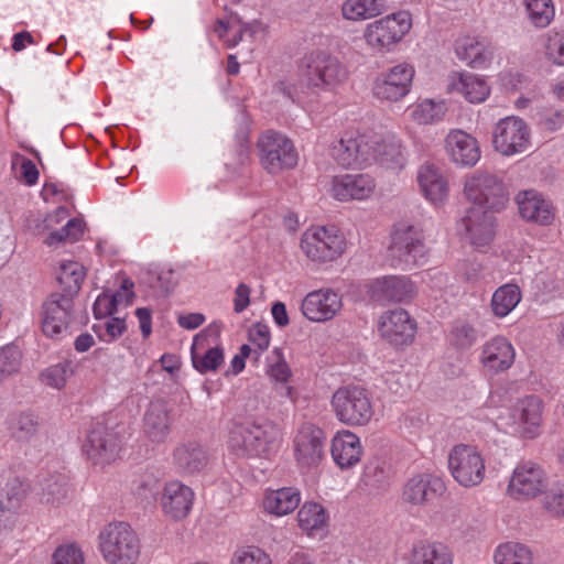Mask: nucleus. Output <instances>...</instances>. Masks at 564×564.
<instances>
[{"label":"nucleus","mask_w":564,"mask_h":564,"mask_svg":"<svg viewBox=\"0 0 564 564\" xmlns=\"http://www.w3.org/2000/svg\"><path fill=\"white\" fill-rule=\"evenodd\" d=\"M370 135L345 132L330 148L332 158L345 169L366 167L373 158Z\"/></svg>","instance_id":"dca6fc26"},{"label":"nucleus","mask_w":564,"mask_h":564,"mask_svg":"<svg viewBox=\"0 0 564 564\" xmlns=\"http://www.w3.org/2000/svg\"><path fill=\"white\" fill-rule=\"evenodd\" d=\"M172 427L171 410L164 400L150 402L143 415V434L152 443H164Z\"/></svg>","instance_id":"cd10ccee"},{"label":"nucleus","mask_w":564,"mask_h":564,"mask_svg":"<svg viewBox=\"0 0 564 564\" xmlns=\"http://www.w3.org/2000/svg\"><path fill=\"white\" fill-rule=\"evenodd\" d=\"M492 145L507 156L527 151L530 147L528 124L514 116L499 120L492 131Z\"/></svg>","instance_id":"2eb2a0df"},{"label":"nucleus","mask_w":564,"mask_h":564,"mask_svg":"<svg viewBox=\"0 0 564 564\" xmlns=\"http://www.w3.org/2000/svg\"><path fill=\"white\" fill-rule=\"evenodd\" d=\"M409 564H454V553L441 541L422 539L415 541L408 554Z\"/></svg>","instance_id":"72a5a7b5"},{"label":"nucleus","mask_w":564,"mask_h":564,"mask_svg":"<svg viewBox=\"0 0 564 564\" xmlns=\"http://www.w3.org/2000/svg\"><path fill=\"white\" fill-rule=\"evenodd\" d=\"M332 456L340 468L356 465L361 457L362 447L359 437L350 431L338 432L332 441Z\"/></svg>","instance_id":"c9c22d12"},{"label":"nucleus","mask_w":564,"mask_h":564,"mask_svg":"<svg viewBox=\"0 0 564 564\" xmlns=\"http://www.w3.org/2000/svg\"><path fill=\"white\" fill-rule=\"evenodd\" d=\"M391 254L406 265H422L427 259V248L422 229L401 224L392 234Z\"/></svg>","instance_id":"4468645a"},{"label":"nucleus","mask_w":564,"mask_h":564,"mask_svg":"<svg viewBox=\"0 0 564 564\" xmlns=\"http://www.w3.org/2000/svg\"><path fill=\"white\" fill-rule=\"evenodd\" d=\"M230 564H272V560L264 550L249 545L237 549Z\"/></svg>","instance_id":"4d7b16f0"},{"label":"nucleus","mask_w":564,"mask_h":564,"mask_svg":"<svg viewBox=\"0 0 564 564\" xmlns=\"http://www.w3.org/2000/svg\"><path fill=\"white\" fill-rule=\"evenodd\" d=\"M178 283V275L172 269L161 270L156 274V282L153 284L154 288L160 289L163 293H170L175 289Z\"/></svg>","instance_id":"69168bd1"},{"label":"nucleus","mask_w":564,"mask_h":564,"mask_svg":"<svg viewBox=\"0 0 564 564\" xmlns=\"http://www.w3.org/2000/svg\"><path fill=\"white\" fill-rule=\"evenodd\" d=\"M300 502L301 494L299 489L284 487L276 490H267L262 500V507L267 513L282 517L293 512Z\"/></svg>","instance_id":"4c0bfd02"},{"label":"nucleus","mask_w":564,"mask_h":564,"mask_svg":"<svg viewBox=\"0 0 564 564\" xmlns=\"http://www.w3.org/2000/svg\"><path fill=\"white\" fill-rule=\"evenodd\" d=\"M417 183L424 197L434 205L443 204L448 196V182L434 165L425 164L420 167Z\"/></svg>","instance_id":"f704fd0d"},{"label":"nucleus","mask_w":564,"mask_h":564,"mask_svg":"<svg viewBox=\"0 0 564 564\" xmlns=\"http://www.w3.org/2000/svg\"><path fill=\"white\" fill-rule=\"evenodd\" d=\"M448 91L458 94L471 104L486 100L490 89L480 76L468 72H454L448 76Z\"/></svg>","instance_id":"473e14b6"},{"label":"nucleus","mask_w":564,"mask_h":564,"mask_svg":"<svg viewBox=\"0 0 564 564\" xmlns=\"http://www.w3.org/2000/svg\"><path fill=\"white\" fill-rule=\"evenodd\" d=\"M380 336L394 347H403L414 341L416 322L403 308L384 312L379 319Z\"/></svg>","instance_id":"f3484780"},{"label":"nucleus","mask_w":564,"mask_h":564,"mask_svg":"<svg viewBox=\"0 0 564 564\" xmlns=\"http://www.w3.org/2000/svg\"><path fill=\"white\" fill-rule=\"evenodd\" d=\"M267 373L271 380L281 384H286L292 377V370L284 359L283 352L280 348L273 349Z\"/></svg>","instance_id":"6e6d98bb"},{"label":"nucleus","mask_w":564,"mask_h":564,"mask_svg":"<svg viewBox=\"0 0 564 564\" xmlns=\"http://www.w3.org/2000/svg\"><path fill=\"white\" fill-rule=\"evenodd\" d=\"M494 562L495 564H533V553L525 544L506 542L496 547Z\"/></svg>","instance_id":"37998d69"},{"label":"nucleus","mask_w":564,"mask_h":564,"mask_svg":"<svg viewBox=\"0 0 564 564\" xmlns=\"http://www.w3.org/2000/svg\"><path fill=\"white\" fill-rule=\"evenodd\" d=\"M117 311L116 300L108 293L100 294L94 304V314L96 318H106Z\"/></svg>","instance_id":"0e129e2a"},{"label":"nucleus","mask_w":564,"mask_h":564,"mask_svg":"<svg viewBox=\"0 0 564 564\" xmlns=\"http://www.w3.org/2000/svg\"><path fill=\"white\" fill-rule=\"evenodd\" d=\"M445 144L451 160L457 165L474 166L480 159L478 141L463 130H452Z\"/></svg>","instance_id":"7c9ffc66"},{"label":"nucleus","mask_w":564,"mask_h":564,"mask_svg":"<svg viewBox=\"0 0 564 564\" xmlns=\"http://www.w3.org/2000/svg\"><path fill=\"white\" fill-rule=\"evenodd\" d=\"M53 564H84V554L74 543L63 544L55 550Z\"/></svg>","instance_id":"052dcab7"},{"label":"nucleus","mask_w":564,"mask_h":564,"mask_svg":"<svg viewBox=\"0 0 564 564\" xmlns=\"http://www.w3.org/2000/svg\"><path fill=\"white\" fill-rule=\"evenodd\" d=\"M411 26V14L408 11H399L368 23L364 29L362 39L376 53L390 52L409 33Z\"/></svg>","instance_id":"39448f33"},{"label":"nucleus","mask_w":564,"mask_h":564,"mask_svg":"<svg viewBox=\"0 0 564 564\" xmlns=\"http://www.w3.org/2000/svg\"><path fill=\"white\" fill-rule=\"evenodd\" d=\"M547 487L546 471L536 463L522 462L514 468L507 492L512 499L528 501L545 494Z\"/></svg>","instance_id":"9b49d317"},{"label":"nucleus","mask_w":564,"mask_h":564,"mask_svg":"<svg viewBox=\"0 0 564 564\" xmlns=\"http://www.w3.org/2000/svg\"><path fill=\"white\" fill-rule=\"evenodd\" d=\"M521 301L520 288L508 283L498 288L491 299V310L495 316L506 317Z\"/></svg>","instance_id":"c03bdc74"},{"label":"nucleus","mask_w":564,"mask_h":564,"mask_svg":"<svg viewBox=\"0 0 564 564\" xmlns=\"http://www.w3.org/2000/svg\"><path fill=\"white\" fill-rule=\"evenodd\" d=\"M100 340L110 343L119 338L126 330V323L123 318L111 317L102 324L94 326Z\"/></svg>","instance_id":"bf43d9fd"},{"label":"nucleus","mask_w":564,"mask_h":564,"mask_svg":"<svg viewBox=\"0 0 564 564\" xmlns=\"http://www.w3.org/2000/svg\"><path fill=\"white\" fill-rule=\"evenodd\" d=\"M85 275V268L79 262L67 261L61 263L56 272V280L63 291L62 294L74 299V295L80 290Z\"/></svg>","instance_id":"79ce46f5"},{"label":"nucleus","mask_w":564,"mask_h":564,"mask_svg":"<svg viewBox=\"0 0 564 564\" xmlns=\"http://www.w3.org/2000/svg\"><path fill=\"white\" fill-rule=\"evenodd\" d=\"M120 426L96 423L88 432L83 444V452L95 466L105 467L119 458L122 449Z\"/></svg>","instance_id":"9d476101"},{"label":"nucleus","mask_w":564,"mask_h":564,"mask_svg":"<svg viewBox=\"0 0 564 564\" xmlns=\"http://www.w3.org/2000/svg\"><path fill=\"white\" fill-rule=\"evenodd\" d=\"M300 248L313 262H332L345 252L346 239L335 226H312L302 234Z\"/></svg>","instance_id":"0eeeda50"},{"label":"nucleus","mask_w":564,"mask_h":564,"mask_svg":"<svg viewBox=\"0 0 564 564\" xmlns=\"http://www.w3.org/2000/svg\"><path fill=\"white\" fill-rule=\"evenodd\" d=\"M388 10L387 0H344L340 17L348 22H364L380 17Z\"/></svg>","instance_id":"58836bf2"},{"label":"nucleus","mask_w":564,"mask_h":564,"mask_svg":"<svg viewBox=\"0 0 564 564\" xmlns=\"http://www.w3.org/2000/svg\"><path fill=\"white\" fill-rule=\"evenodd\" d=\"M464 195L476 208L494 212L501 210L508 202L503 182L497 175L482 170L466 175Z\"/></svg>","instance_id":"423d86ee"},{"label":"nucleus","mask_w":564,"mask_h":564,"mask_svg":"<svg viewBox=\"0 0 564 564\" xmlns=\"http://www.w3.org/2000/svg\"><path fill=\"white\" fill-rule=\"evenodd\" d=\"M341 295L332 289H319L310 292L302 301L301 311L311 322L325 323L332 321L341 310Z\"/></svg>","instance_id":"5701e85b"},{"label":"nucleus","mask_w":564,"mask_h":564,"mask_svg":"<svg viewBox=\"0 0 564 564\" xmlns=\"http://www.w3.org/2000/svg\"><path fill=\"white\" fill-rule=\"evenodd\" d=\"M297 522L303 531L312 535L327 525V514L322 505L305 502L297 512Z\"/></svg>","instance_id":"a18cd8bd"},{"label":"nucleus","mask_w":564,"mask_h":564,"mask_svg":"<svg viewBox=\"0 0 564 564\" xmlns=\"http://www.w3.org/2000/svg\"><path fill=\"white\" fill-rule=\"evenodd\" d=\"M414 74L415 69L411 64H397L376 76L372 95L381 101L397 102L410 93Z\"/></svg>","instance_id":"f8f14e48"},{"label":"nucleus","mask_w":564,"mask_h":564,"mask_svg":"<svg viewBox=\"0 0 564 564\" xmlns=\"http://www.w3.org/2000/svg\"><path fill=\"white\" fill-rule=\"evenodd\" d=\"M259 162L263 170L272 175L294 169L299 155L291 139L283 133L268 130L257 141Z\"/></svg>","instance_id":"6e6552de"},{"label":"nucleus","mask_w":564,"mask_h":564,"mask_svg":"<svg viewBox=\"0 0 564 564\" xmlns=\"http://www.w3.org/2000/svg\"><path fill=\"white\" fill-rule=\"evenodd\" d=\"M300 78L307 89L333 91L347 80L348 72L337 57L315 52L303 59Z\"/></svg>","instance_id":"7ed1b4c3"},{"label":"nucleus","mask_w":564,"mask_h":564,"mask_svg":"<svg viewBox=\"0 0 564 564\" xmlns=\"http://www.w3.org/2000/svg\"><path fill=\"white\" fill-rule=\"evenodd\" d=\"M368 293L382 303H410L417 294L414 282L405 275H387L371 281Z\"/></svg>","instance_id":"aec40b11"},{"label":"nucleus","mask_w":564,"mask_h":564,"mask_svg":"<svg viewBox=\"0 0 564 564\" xmlns=\"http://www.w3.org/2000/svg\"><path fill=\"white\" fill-rule=\"evenodd\" d=\"M532 23L539 28L547 26L554 18L552 0H524Z\"/></svg>","instance_id":"3c124183"},{"label":"nucleus","mask_w":564,"mask_h":564,"mask_svg":"<svg viewBox=\"0 0 564 564\" xmlns=\"http://www.w3.org/2000/svg\"><path fill=\"white\" fill-rule=\"evenodd\" d=\"M446 484L440 476L423 473L410 478L403 488L402 499L411 507L423 508L444 495Z\"/></svg>","instance_id":"6ab92c4d"},{"label":"nucleus","mask_w":564,"mask_h":564,"mask_svg":"<svg viewBox=\"0 0 564 564\" xmlns=\"http://www.w3.org/2000/svg\"><path fill=\"white\" fill-rule=\"evenodd\" d=\"M411 117L419 124H431L441 118V107L426 99L414 107Z\"/></svg>","instance_id":"13d9d810"},{"label":"nucleus","mask_w":564,"mask_h":564,"mask_svg":"<svg viewBox=\"0 0 564 564\" xmlns=\"http://www.w3.org/2000/svg\"><path fill=\"white\" fill-rule=\"evenodd\" d=\"M246 31L247 24L237 14L219 18L213 26V32L229 48L237 46L241 42Z\"/></svg>","instance_id":"a19ab883"},{"label":"nucleus","mask_w":564,"mask_h":564,"mask_svg":"<svg viewBox=\"0 0 564 564\" xmlns=\"http://www.w3.org/2000/svg\"><path fill=\"white\" fill-rule=\"evenodd\" d=\"M330 405L336 419L348 426L367 425L375 414L370 392L357 384L339 387L333 393Z\"/></svg>","instance_id":"20e7f679"},{"label":"nucleus","mask_w":564,"mask_h":564,"mask_svg":"<svg viewBox=\"0 0 564 564\" xmlns=\"http://www.w3.org/2000/svg\"><path fill=\"white\" fill-rule=\"evenodd\" d=\"M448 340L456 349H468L477 340V330L467 322H456L449 330Z\"/></svg>","instance_id":"864d4df0"},{"label":"nucleus","mask_w":564,"mask_h":564,"mask_svg":"<svg viewBox=\"0 0 564 564\" xmlns=\"http://www.w3.org/2000/svg\"><path fill=\"white\" fill-rule=\"evenodd\" d=\"M208 462L206 451L196 442H186L173 451V463L182 475L200 471Z\"/></svg>","instance_id":"e433bc0d"},{"label":"nucleus","mask_w":564,"mask_h":564,"mask_svg":"<svg viewBox=\"0 0 564 564\" xmlns=\"http://www.w3.org/2000/svg\"><path fill=\"white\" fill-rule=\"evenodd\" d=\"M39 427V421L32 413H12L8 419L10 435L18 441H31L37 434Z\"/></svg>","instance_id":"49530a36"},{"label":"nucleus","mask_w":564,"mask_h":564,"mask_svg":"<svg viewBox=\"0 0 564 564\" xmlns=\"http://www.w3.org/2000/svg\"><path fill=\"white\" fill-rule=\"evenodd\" d=\"M250 288L245 284L240 283L235 290V296H234V311L236 313L243 312L250 304Z\"/></svg>","instance_id":"774afa93"},{"label":"nucleus","mask_w":564,"mask_h":564,"mask_svg":"<svg viewBox=\"0 0 564 564\" xmlns=\"http://www.w3.org/2000/svg\"><path fill=\"white\" fill-rule=\"evenodd\" d=\"M516 202L519 206L520 215L528 221L547 226L554 219L552 204L536 191L528 189L520 192L516 197Z\"/></svg>","instance_id":"2f4dec72"},{"label":"nucleus","mask_w":564,"mask_h":564,"mask_svg":"<svg viewBox=\"0 0 564 564\" xmlns=\"http://www.w3.org/2000/svg\"><path fill=\"white\" fill-rule=\"evenodd\" d=\"M370 147L372 163H378L384 169L399 171L402 170L406 163L405 150L401 141L392 134L386 137L370 135Z\"/></svg>","instance_id":"bb28decb"},{"label":"nucleus","mask_w":564,"mask_h":564,"mask_svg":"<svg viewBox=\"0 0 564 564\" xmlns=\"http://www.w3.org/2000/svg\"><path fill=\"white\" fill-rule=\"evenodd\" d=\"M110 295L112 299L116 300V307L130 305L134 297L133 282L130 281L129 279H124L121 283L120 289L116 293Z\"/></svg>","instance_id":"338daca9"},{"label":"nucleus","mask_w":564,"mask_h":564,"mask_svg":"<svg viewBox=\"0 0 564 564\" xmlns=\"http://www.w3.org/2000/svg\"><path fill=\"white\" fill-rule=\"evenodd\" d=\"M282 443V431L269 420L236 423L228 438L229 451L239 458H265L275 455Z\"/></svg>","instance_id":"f257e3e1"},{"label":"nucleus","mask_w":564,"mask_h":564,"mask_svg":"<svg viewBox=\"0 0 564 564\" xmlns=\"http://www.w3.org/2000/svg\"><path fill=\"white\" fill-rule=\"evenodd\" d=\"M194 497L191 487L178 480H171L164 485L160 506L166 517L180 521L186 518L192 510Z\"/></svg>","instance_id":"a878e982"},{"label":"nucleus","mask_w":564,"mask_h":564,"mask_svg":"<svg viewBox=\"0 0 564 564\" xmlns=\"http://www.w3.org/2000/svg\"><path fill=\"white\" fill-rule=\"evenodd\" d=\"M496 47L487 40L477 36H463L455 42L456 56L473 68L490 65Z\"/></svg>","instance_id":"c85d7f7f"},{"label":"nucleus","mask_w":564,"mask_h":564,"mask_svg":"<svg viewBox=\"0 0 564 564\" xmlns=\"http://www.w3.org/2000/svg\"><path fill=\"white\" fill-rule=\"evenodd\" d=\"M98 546L108 564H135L140 555V540L127 522H110L98 535Z\"/></svg>","instance_id":"f03ea898"},{"label":"nucleus","mask_w":564,"mask_h":564,"mask_svg":"<svg viewBox=\"0 0 564 564\" xmlns=\"http://www.w3.org/2000/svg\"><path fill=\"white\" fill-rule=\"evenodd\" d=\"M376 188V180L365 173L336 175L330 181L332 197L343 203L369 199Z\"/></svg>","instance_id":"4be33fe9"},{"label":"nucleus","mask_w":564,"mask_h":564,"mask_svg":"<svg viewBox=\"0 0 564 564\" xmlns=\"http://www.w3.org/2000/svg\"><path fill=\"white\" fill-rule=\"evenodd\" d=\"M447 466L453 479L464 488L477 487L485 480V457L473 445H455L448 453Z\"/></svg>","instance_id":"1a4fd4ad"},{"label":"nucleus","mask_w":564,"mask_h":564,"mask_svg":"<svg viewBox=\"0 0 564 564\" xmlns=\"http://www.w3.org/2000/svg\"><path fill=\"white\" fill-rule=\"evenodd\" d=\"M325 432L312 424L304 423L294 438L295 458L302 467L317 466L324 457Z\"/></svg>","instance_id":"412c9836"},{"label":"nucleus","mask_w":564,"mask_h":564,"mask_svg":"<svg viewBox=\"0 0 564 564\" xmlns=\"http://www.w3.org/2000/svg\"><path fill=\"white\" fill-rule=\"evenodd\" d=\"M514 359L516 349L505 336H494L481 346L479 362L490 375L507 371L513 365Z\"/></svg>","instance_id":"b1692460"},{"label":"nucleus","mask_w":564,"mask_h":564,"mask_svg":"<svg viewBox=\"0 0 564 564\" xmlns=\"http://www.w3.org/2000/svg\"><path fill=\"white\" fill-rule=\"evenodd\" d=\"M545 403L539 395L530 394L519 399L511 410V416L521 433L535 437L544 422Z\"/></svg>","instance_id":"393cba45"},{"label":"nucleus","mask_w":564,"mask_h":564,"mask_svg":"<svg viewBox=\"0 0 564 564\" xmlns=\"http://www.w3.org/2000/svg\"><path fill=\"white\" fill-rule=\"evenodd\" d=\"M466 238L475 247L489 245L495 236L494 217L486 209L471 207L462 218Z\"/></svg>","instance_id":"c756f323"},{"label":"nucleus","mask_w":564,"mask_h":564,"mask_svg":"<svg viewBox=\"0 0 564 564\" xmlns=\"http://www.w3.org/2000/svg\"><path fill=\"white\" fill-rule=\"evenodd\" d=\"M74 299L59 292L52 293L43 303L42 330L47 337L64 335L72 319Z\"/></svg>","instance_id":"a211bd4d"},{"label":"nucleus","mask_w":564,"mask_h":564,"mask_svg":"<svg viewBox=\"0 0 564 564\" xmlns=\"http://www.w3.org/2000/svg\"><path fill=\"white\" fill-rule=\"evenodd\" d=\"M545 56L557 65H564V32L550 30L542 36Z\"/></svg>","instance_id":"5fc2aeb1"},{"label":"nucleus","mask_w":564,"mask_h":564,"mask_svg":"<svg viewBox=\"0 0 564 564\" xmlns=\"http://www.w3.org/2000/svg\"><path fill=\"white\" fill-rule=\"evenodd\" d=\"M11 169L15 178L28 186L36 184L39 180V170L36 165L20 153L11 155Z\"/></svg>","instance_id":"8fccbe9b"},{"label":"nucleus","mask_w":564,"mask_h":564,"mask_svg":"<svg viewBox=\"0 0 564 564\" xmlns=\"http://www.w3.org/2000/svg\"><path fill=\"white\" fill-rule=\"evenodd\" d=\"M69 209L64 206L57 207L53 213L46 215L41 225L40 234H44L43 242L54 247L65 242L78 241L85 232V223L80 218H70Z\"/></svg>","instance_id":"ddd939ff"},{"label":"nucleus","mask_w":564,"mask_h":564,"mask_svg":"<svg viewBox=\"0 0 564 564\" xmlns=\"http://www.w3.org/2000/svg\"><path fill=\"white\" fill-rule=\"evenodd\" d=\"M249 340L257 347L259 354L267 350L271 340L269 326L263 323L252 325L249 330Z\"/></svg>","instance_id":"e2e57ef3"},{"label":"nucleus","mask_w":564,"mask_h":564,"mask_svg":"<svg viewBox=\"0 0 564 564\" xmlns=\"http://www.w3.org/2000/svg\"><path fill=\"white\" fill-rule=\"evenodd\" d=\"M75 373V365L70 360H63L58 364L45 368L40 373V380L43 384L61 390L66 383L67 379Z\"/></svg>","instance_id":"09e8293b"},{"label":"nucleus","mask_w":564,"mask_h":564,"mask_svg":"<svg viewBox=\"0 0 564 564\" xmlns=\"http://www.w3.org/2000/svg\"><path fill=\"white\" fill-rule=\"evenodd\" d=\"M41 500L47 505L63 503L69 494V480L63 473L45 476L40 481Z\"/></svg>","instance_id":"ea45409f"},{"label":"nucleus","mask_w":564,"mask_h":564,"mask_svg":"<svg viewBox=\"0 0 564 564\" xmlns=\"http://www.w3.org/2000/svg\"><path fill=\"white\" fill-rule=\"evenodd\" d=\"M543 508L554 517H564V485L551 489L542 500Z\"/></svg>","instance_id":"680f3d73"},{"label":"nucleus","mask_w":564,"mask_h":564,"mask_svg":"<svg viewBox=\"0 0 564 564\" xmlns=\"http://www.w3.org/2000/svg\"><path fill=\"white\" fill-rule=\"evenodd\" d=\"M21 362L22 352L17 346L8 345L0 348V381L17 375Z\"/></svg>","instance_id":"603ef678"},{"label":"nucleus","mask_w":564,"mask_h":564,"mask_svg":"<svg viewBox=\"0 0 564 564\" xmlns=\"http://www.w3.org/2000/svg\"><path fill=\"white\" fill-rule=\"evenodd\" d=\"M203 339L202 335H197L195 337L193 347H192V361L194 368L200 373H206L208 371H215L224 361V352L219 347L208 348L203 354L198 350L199 341Z\"/></svg>","instance_id":"de8ad7c7"}]
</instances>
